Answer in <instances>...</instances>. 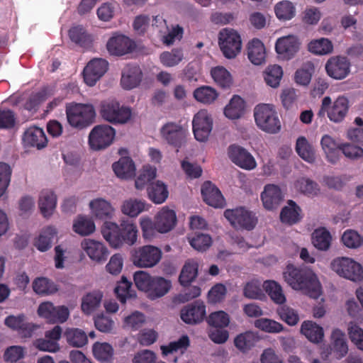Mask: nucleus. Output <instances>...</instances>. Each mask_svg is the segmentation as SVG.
Segmentation results:
<instances>
[{
	"instance_id": "cd10ccee",
	"label": "nucleus",
	"mask_w": 363,
	"mask_h": 363,
	"mask_svg": "<svg viewBox=\"0 0 363 363\" xmlns=\"http://www.w3.org/2000/svg\"><path fill=\"white\" fill-rule=\"evenodd\" d=\"M116 175L121 179H130L135 175V166L133 160L129 157H122L112 165Z\"/></svg>"
},
{
	"instance_id": "4be33fe9",
	"label": "nucleus",
	"mask_w": 363,
	"mask_h": 363,
	"mask_svg": "<svg viewBox=\"0 0 363 363\" xmlns=\"http://www.w3.org/2000/svg\"><path fill=\"white\" fill-rule=\"evenodd\" d=\"M23 140L26 145L38 150L44 148L48 144L44 130L37 126H30L27 128L24 132Z\"/></svg>"
},
{
	"instance_id": "79ce46f5",
	"label": "nucleus",
	"mask_w": 363,
	"mask_h": 363,
	"mask_svg": "<svg viewBox=\"0 0 363 363\" xmlns=\"http://www.w3.org/2000/svg\"><path fill=\"white\" fill-rule=\"evenodd\" d=\"M262 75L265 83L268 86L277 88L280 84L283 70L281 67L278 65H271L265 68Z\"/></svg>"
},
{
	"instance_id": "4d7b16f0",
	"label": "nucleus",
	"mask_w": 363,
	"mask_h": 363,
	"mask_svg": "<svg viewBox=\"0 0 363 363\" xmlns=\"http://www.w3.org/2000/svg\"><path fill=\"white\" fill-rule=\"evenodd\" d=\"M93 354L96 359L102 362H108L113 354L112 346L106 342H96L93 346Z\"/></svg>"
},
{
	"instance_id": "412c9836",
	"label": "nucleus",
	"mask_w": 363,
	"mask_h": 363,
	"mask_svg": "<svg viewBox=\"0 0 363 363\" xmlns=\"http://www.w3.org/2000/svg\"><path fill=\"white\" fill-rule=\"evenodd\" d=\"M201 194L203 201L214 208H222L225 205V199L220 190L211 182H206L202 185Z\"/></svg>"
},
{
	"instance_id": "e433bc0d",
	"label": "nucleus",
	"mask_w": 363,
	"mask_h": 363,
	"mask_svg": "<svg viewBox=\"0 0 363 363\" xmlns=\"http://www.w3.org/2000/svg\"><path fill=\"white\" fill-rule=\"evenodd\" d=\"M69 37L73 43L82 48H90L93 43L92 36L82 26L71 28Z\"/></svg>"
},
{
	"instance_id": "dca6fc26",
	"label": "nucleus",
	"mask_w": 363,
	"mask_h": 363,
	"mask_svg": "<svg viewBox=\"0 0 363 363\" xmlns=\"http://www.w3.org/2000/svg\"><path fill=\"white\" fill-rule=\"evenodd\" d=\"M301 43L294 35L284 36L277 39L275 50L277 54L285 60H290L299 50Z\"/></svg>"
},
{
	"instance_id": "e2e57ef3",
	"label": "nucleus",
	"mask_w": 363,
	"mask_h": 363,
	"mask_svg": "<svg viewBox=\"0 0 363 363\" xmlns=\"http://www.w3.org/2000/svg\"><path fill=\"white\" fill-rule=\"evenodd\" d=\"M123 88L131 89L136 87V66L134 65H126L123 72L121 80Z\"/></svg>"
},
{
	"instance_id": "f3484780",
	"label": "nucleus",
	"mask_w": 363,
	"mask_h": 363,
	"mask_svg": "<svg viewBox=\"0 0 363 363\" xmlns=\"http://www.w3.org/2000/svg\"><path fill=\"white\" fill-rule=\"evenodd\" d=\"M135 47L134 41L121 34L113 35L106 44L108 52L112 55L116 56H122L129 53Z\"/></svg>"
},
{
	"instance_id": "f257e3e1",
	"label": "nucleus",
	"mask_w": 363,
	"mask_h": 363,
	"mask_svg": "<svg viewBox=\"0 0 363 363\" xmlns=\"http://www.w3.org/2000/svg\"><path fill=\"white\" fill-rule=\"evenodd\" d=\"M121 211L127 218L121 219L120 226L106 221L101 227L103 237L113 248H118L124 243L132 245L136 242V199L125 200L121 206Z\"/></svg>"
},
{
	"instance_id": "a211bd4d",
	"label": "nucleus",
	"mask_w": 363,
	"mask_h": 363,
	"mask_svg": "<svg viewBox=\"0 0 363 363\" xmlns=\"http://www.w3.org/2000/svg\"><path fill=\"white\" fill-rule=\"evenodd\" d=\"M350 108V101L347 97L339 96L328 106V117L334 123L342 122L347 116Z\"/></svg>"
},
{
	"instance_id": "37998d69",
	"label": "nucleus",
	"mask_w": 363,
	"mask_h": 363,
	"mask_svg": "<svg viewBox=\"0 0 363 363\" xmlns=\"http://www.w3.org/2000/svg\"><path fill=\"white\" fill-rule=\"evenodd\" d=\"M162 137L168 143L177 145L184 137L182 128L176 123H169L163 126L161 130Z\"/></svg>"
},
{
	"instance_id": "13d9d810",
	"label": "nucleus",
	"mask_w": 363,
	"mask_h": 363,
	"mask_svg": "<svg viewBox=\"0 0 363 363\" xmlns=\"http://www.w3.org/2000/svg\"><path fill=\"white\" fill-rule=\"evenodd\" d=\"M194 97L195 99L201 103L209 104L213 103L218 97L216 91L207 86H201L197 88L194 91Z\"/></svg>"
},
{
	"instance_id": "3c124183",
	"label": "nucleus",
	"mask_w": 363,
	"mask_h": 363,
	"mask_svg": "<svg viewBox=\"0 0 363 363\" xmlns=\"http://www.w3.org/2000/svg\"><path fill=\"white\" fill-rule=\"evenodd\" d=\"M171 287L169 281L162 277H155L152 279L151 290L149 293V298L155 299L166 294Z\"/></svg>"
},
{
	"instance_id": "f8f14e48",
	"label": "nucleus",
	"mask_w": 363,
	"mask_h": 363,
	"mask_svg": "<svg viewBox=\"0 0 363 363\" xmlns=\"http://www.w3.org/2000/svg\"><path fill=\"white\" fill-rule=\"evenodd\" d=\"M38 314L50 323H65L69 316V311L67 306H55L50 302H44L40 304Z\"/></svg>"
},
{
	"instance_id": "c03bdc74",
	"label": "nucleus",
	"mask_w": 363,
	"mask_h": 363,
	"mask_svg": "<svg viewBox=\"0 0 363 363\" xmlns=\"http://www.w3.org/2000/svg\"><path fill=\"white\" fill-rule=\"evenodd\" d=\"M64 336L67 343L74 347H82L88 342L86 333L79 328H67Z\"/></svg>"
},
{
	"instance_id": "6e6d98bb",
	"label": "nucleus",
	"mask_w": 363,
	"mask_h": 363,
	"mask_svg": "<svg viewBox=\"0 0 363 363\" xmlns=\"http://www.w3.org/2000/svg\"><path fill=\"white\" fill-rule=\"evenodd\" d=\"M257 340L256 335L250 331L241 333L234 340L235 346L242 352L250 350Z\"/></svg>"
},
{
	"instance_id": "f704fd0d",
	"label": "nucleus",
	"mask_w": 363,
	"mask_h": 363,
	"mask_svg": "<svg viewBox=\"0 0 363 363\" xmlns=\"http://www.w3.org/2000/svg\"><path fill=\"white\" fill-rule=\"evenodd\" d=\"M199 263L196 260H186L181 270L179 281L182 286H187L195 280L198 275Z\"/></svg>"
},
{
	"instance_id": "680f3d73",
	"label": "nucleus",
	"mask_w": 363,
	"mask_h": 363,
	"mask_svg": "<svg viewBox=\"0 0 363 363\" xmlns=\"http://www.w3.org/2000/svg\"><path fill=\"white\" fill-rule=\"evenodd\" d=\"M131 286L132 283L125 276H123L121 281H118L114 292L121 303H125L127 299L132 298Z\"/></svg>"
},
{
	"instance_id": "6ab92c4d",
	"label": "nucleus",
	"mask_w": 363,
	"mask_h": 363,
	"mask_svg": "<svg viewBox=\"0 0 363 363\" xmlns=\"http://www.w3.org/2000/svg\"><path fill=\"white\" fill-rule=\"evenodd\" d=\"M205 315V305L203 302L198 301L184 307L180 312L182 320L188 324L200 323L203 320Z\"/></svg>"
},
{
	"instance_id": "774afa93",
	"label": "nucleus",
	"mask_w": 363,
	"mask_h": 363,
	"mask_svg": "<svg viewBox=\"0 0 363 363\" xmlns=\"http://www.w3.org/2000/svg\"><path fill=\"white\" fill-rule=\"evenodd\" d=\"M207 323L216 328L227 327L230 323V317L223 311L211 313L207 318Z\"/></svg>"
},
{
	"instance_id": "ea45409f",
	"label": "nucleus",
	"mask_w": 363,
	"mask_h": 363,
	"mask_svg": "<svg viewBox=\"0 0 363 363\" xmlns=\"http://www.w3.org/2000/svg\"><path fill=\"white\" fill-rule=\"evenodd\" d=\"M245 112V101L238 96H233L224 109L225 116L231 120L240 118Z\"/></svg>"
},
{
	"instance_id": "473e14b6",
	"label": "nucleus",
	"mask_w": 363,
	"mask_h": 363,
	"mask_svg": "<svg viewBox=\"0 0 363 363\" xmlns=\"http://www.w3.org/2000/svg\"><path fill=\"white\" fill-rule=\"evenodd\" d=\"M39 208L44 217H49L55 209L57 204V197L53 191L50 190H43L40 193L39 198Z\"/></svg>"
},
{
	"instance_id": "c756f323",
	"label": "nucleus",
	"mask_w": 363,
	"mask_h": 363,
	"mask_svg": "<svg viewBox=\"0 0 363 363\" xmlns=\"http://www.w3.org/2000/svg\"><path fill=\"white\" fill-rule=\"evenodd\" d=\"M300 332L313 343L321 342L324 337L323 328L311 320L303 321L301 325Z\"/></svg>"
},
{
	"instance_id": "423d86ee",
	"label": "nucleus",
	"mask_w": 363,
	"mask_h": 363,
	"mask_svg": "<svg viewBox=\"0 0 363 363\" xmlns=\"http://www.w3.org/2000/svg\"><path fill=\"white\" fill-rule=\"evenodd\" d=\"M218 43L227 59L235 58L241 52L242 42L240 34L235 29L225 28L218 34Z\"/></svg>"
},
{
	"instance_id": "c9c22d12",
	"label": "nucleus",
	"mask_w": 363,
	"mask_h": 363,
	"mask_svg": "<svg viewBox=\"0 0 363 363\" xmlns=\"http://www.w3.org/2000/svg\"><path fill=\"white\" fill-rule=\"evenodd\" d=\"M54 94V90L48 86L43 87L40 91L32 94L25 102L23 107L26 110L36 111L40 104Z\"/></svg>"
},
{
	"instance_id": "4468645a",
	"label": "nucleus",
	"mask_w": 363,
	"mask_h": 363,
	"mask_svg": "<svg viewBox=\"0 0 363 363\" xmlns=\"http://www.w3.org/2000/svg\"><path fill=\"white\" fill-rule=\"evenodd\" d=\"M230 160L239 167L245 170L256 168L257 162L254 157L245 148L238 145H230L228 150Z\"/></svg>"
},
{
	"instance_id": "1a4fd4ad",
	"label": "nucleus",
	"mask_w": 363,
	"mask_h": 363,
	"mask_svg": "<svg viewBox=\"0 0 363 363\" xmlns=\"http://www.w3.org/2000/svg\"><path fill=\"white\" fill-rule=\"evenodd\" d=\"M116 130L108 125H98L90 132L89 144L92 150H99L108 147L113 142Z\"/></svg>"
},
{
	"instance_id": "603ef678",
	"label": "nucleus",
	"mask_w": 363,
	"mask_h": 363,
	"mask_svg": "<svg viewBox=\"0 0 363 363\" xmlns=\"http://www.w3.org/2000/svg\"><path fill=\"white\" fill-rule=\"evenodd\" d=\"M33 289L40 295L52 294L58 290L54 282L45 277L36 278L33 282Z\"/></svg>"
},
{
	"instance_id": "393cba45",
	"label": "nucleus",
	"mask_w": 363,
	"mask_h": 363,
	"mask_svg": "<svg viewBox=\"0 0 363 363\" xmlns=\"http://www.w3.org/2000/svg\"><path fill=\"white\" fill-rule=\"evenodd\" d=\"M261 199L265 208L274 209L279 205L282 200L281 190L274 184H267L261 194Z\"/></svg>"
},
{
	"instance_id": "20e7f679",
	"label": "nucleus",
	"mask_w": 363,
	"mask_h": 363,
	"mask_svg": "<svg viewBox=\"0 0 363 363\" xmlns=\"http://www.w3.org/2000/svg\"><path fill=\"white\" fill-rule=\"evenodd\" d=\"M255 124L257 128L269 134L278 133L281 128L275 106L271 104H259L253 110Z\"/></svg>"
},
{
	"instance_id": "bf43d9fd",
	"label": "nucleus",
	"mask_w": 363,
	"mask_h": 363,
	"mask_svg": "<svg viewBox=\"0 0 363 363\" xmlns=\"http://www.w3.org/2000/svg\"><path fill=\"white\" fill-rule=\"evenodd\" d=\"M73 230L81 235H88L95 230V224L91 219L80 216L74 221Z\"/></svg>"
},
{
	"instance_id": "6e6552de",
	"label": "nucleus",
	"mask_w": 363,
	"mask_h": 363,
	"mask_svg": "<svg viewBox=\"0 0 363 363\" xmlns=\"http://www.w3.org/2000/svg\"><path fill=\"white\" fill-rule=\"evenodd\" d=\"M331 269L340 277L352 281L363 279V269L360 264L347 257H337L330 263Z\"/></svg>"
},
{
	"instance_id": "2eb2a0df",
	"label": "nucleus",
	"mask_w": 363,
	"mask_h": 363,
	"mask_svg": "<svg viewBox=\"0 0 363 363\" xmlns=\"http://www.w3.org/2000/svg\"><path fill=\"white\" fill-rule=\"evenodd\" d=\"M108 63L106 60L96 58L91 60L83 71L84 80L89 86H94L96 82L106 72Z\"/></svg>"
},
{
	"instance_id": "aec40b11",
	"label": "nucleus",
	"mask_w": 363,
	"mask_h": 363,
	"mask_svg": "<svg viewBox=\"0 0 363 363\" xmlns=\"http://www.w3.org/2000/svg\"><path fill=\"white\" fill-rule=\"evenodd\" d=\"M81 245L92 260L98 262L106 260L108 251L102 242L94 240L85 239L82 242Z\"/></svg>"
},
{
	"instance_id": "9d476101",
	"label": "nucleus",
	"mask_w": 363,
	"mask_h": 363,
	"mask_svg": "<svg viewBox=\"0 0 363 363\" xmlns=\"http://www.w3.org/2000/svg\"><path fill=\"white\" fill-rule=\"evenodd\" d=\"M192 125L195 138L198 141L205 142L213 128L211 115L206 109L199 111L194 116Z\"/></svg>"
},
{
	"instance_id": "ddd939ff",
	"label": "nucleus",
	"mask_w": 363,
	"mask_h": 363,
	"mask_svg": "<svg viewBox=\"0 0 363 363\" xmlns=\"http://www.w3.org/2000/svg\"><path fill=\"white\" fill-rule=\"evenodd\" d=\"M325 68L329 77L341 80L346 78L350 74V62L345 56H333L326 62Z\"/></svg>"
},
{
	"instance_id": "a19ab883",
	"label": "nucleus",
	"mask_w": 363,
	"mask_h": 363,
	"mask_svg": "<svg viewBox=\"0 0 363 363\" xmlns=\"http://www.w3.org/2000/svg\"><path fill=\"white\" fill-rule=\"evenodd\" d=\"M280 219L282 223L289 225L297 223L301 219V208L293 201H289L288 205L281 211Z\"/></svg>"
},
{
	"instance_id": "69168bd1",
	"label": "nucleus",
	"mask_w": 363,
	"mask_h": 363,
	"mask_svg": "<svg viewBox=\"0 0 363 363\" xmlns=\"http://www.w3.org/2000/svg\"><path fill=\"white\" fill-rule=\"evenodd\" d=\"M341 240L345 246L351 249H357L363 245V237L354 230L345 231Z\"/></svg>"
},
{
	"instance_id": "f03ea898",
	"label": "nucleus",
	"mask_w": 363,
	"mask_h": 363,
	"mask_svg": "<svg viewBox=\"0 0 363 363\" xmlns=\"http://www.w3.org/2000/svg\"><path fill=\"white\" fill-rule=\"evenodd\" d=\"M283 277L293 289L301 291L313 298H318L322 294L321 284L316 274L309 269H298L289 264Z\"/></svg>"
},
{
	"instance_id": "09e8293b",
	"label": "nucleus",
	"mask_w": 363,
	"mask_h": 363,
	"mask_svg": "<svg viewBox=\"0 0 363 363\" xmlns=\"http://www.w3.org/2000/svg\"><path fill=\"white\" fill-rule=\"evenodd\" d=\"M263 288L270 298L277 304H282L286 301V297L281 286L274 281H266L263 283Z\"/></svg>"
},
{
	"instance_id": "0e129e2a",
	"label": "nucleus",
	"mask_w": 363,
	"mask_h": 363,
	"mask_svg": "<svg viewBox=\"0 0 363 363\" xmlns=\"http://www.w3.org/2000/svg\"><path fill=\"white\" fill-rule=\"evenodd\" d=\"M347 331L350 341L359 350L363 351V329L356 323L350 322Z\"/></svg>"
},
{
	"instance_id": "8fccbe9b",
	"label": "nucleus",
	"mask_w": 363,
	"mask_h": 363,
	"mask_svg": "<svg viewBox=\"0 0 363 363\" xmlns=\"http://www.w3.org/2000/svg\"><path fill=\"white\" fill-rule=\"evenodd\" d=\"M183 59V51L179 48L172 49L171 51H164L160 55V62L167 67L177 66Z\"/></svg>"
},
{
	"instance_id": "49530a36",
	"label": "nucleus",
	"mask_w": 363,
	"mask_h": 363,
	"mask_svg": "<svg viewBox=\"0 0 363 363\" xmlns=\"http://www.w3.org/2000/svg\"><path fill=\"white\" fill-rule=\"evenodd\" d=\"M308 50L316 55L330 54L333 50V45L327 38H320L311 40L307 45Z\"/></svg>"
},
{
	"instance_id": "5701e85b",
	"label": "nucleus",
	"mask_w": 363,
	"mask_h": 363,
	"mask_svg": "<svg viewBox=\"0 0 363 363\" xmlns=\"http://www.w3.org/2000/svg\"><path fill=\"white\" fill-rule=\"evenodd\" d=\"M162 257V251L156 247L147 245L140 250L138 266L152 267L156 265Z\"/></svg>"
},
{
	"instance_id": "0eeeda50",
	"label": "nucleus",
	"mask_w": 363,
	"mask_h": 363,
	"mask_svg": "<svg viewBox=\"0 0 363 363\" xmlns=\"http://www.w3.org/2000/svg\"><path fill=\"white\" fill-rule=\"evenodd\" d=\"M100 113L105 121L113 125H122L130 120L132 110L128 106H121L116 100H111L101 104Z\"/></svg>"
},
{
	"instance_id": "b1692460",
	"label": "nucleus",
	"mask_w": 363,
	"mask_h": 363,
	"mask_svg": "<svg viewBox=\"0 0 363 363\" xmlns=\"http://www.w3.org/2000/svg\"><path fill=\"white\" fill-rule=\"evenodd\" d=\"M4 323L9 328L18 331L24 336H30L33 330L36 328L34 324L26 321V315L20 314L18 315H9L6 318Z\"/></svg>"
},
{
	"instance_id": "052dcab7",
	"label": "nucleus",
	"mask_w": 363,
	"mask_h": 363,
	"mask_svg": "<svg viewBox=\"0 0 363 363\" xmlns=\"http://www.w3.org/2000/svg\"><path fill=\"white\" fill-rule=\"evenodd\" d=\"M211 74L214 81L222 87H229L233 83L231 74L223 67L213 68Z\"/></svg>"
},
{
	"instance_id": "9b49d317",
	"label": "nucleus",
	"mask_w": 363,
	"mask_h": 363,
	"mask_svg": "<svg viewBox=\"0 0 363 363\" xmlns=\"http://www.w3.org/2000/svg\"><path fill=\"white\" fill-rule=\"evenodd\" d=\"M225 217L235 228L252 229L257 222L255 216L244 208L228 209L224 212Z\"/></svg>"
},
{
	"instance_id": "58836bf2",
	"label": "nucleus",
	"mask_w": 363,
	"mask_h": 363,
	"mask_svg": "<svg viewBox=\"0 0 363 363\" xmlns=\"http://www.w3.org/2000/svg\"><path fill=\"white\" fill-rule=\"evenodd\" d=\"M297 154L305 161L313 163L315 160V152L313 145L303 136L298 138L296 143Z\"/></svg>"
},
{
	"instance_id": "864d4df0",
	"label": "nucleus",
	"mask_w": 363,
	"mask_h": 363,
	"mask_svg": "<svg viewBox=\"0 0 363 363\" xmlns=\"http://www.w3.org/2000/svg\"><path fill=\"white\" fill-rule=\"evenodd\" d=\"M276 16L281 21H289L296 14V8L289 1H281L274 6Z\"/></svg>"
},
{
	"instance_id": "c85d7f7f",
	"label": "nucleus",
	"mask_w": 363,
	"mask_h": 363,
	"mask_svg": "<svg viewBox=\"0 0 363 363\" xmlns=\"http://www.w3.org/2000/svg\"><path fill=\"white\" fill-rule=\"evenodd\" d=\"M103 293L96 290L85 294L82 298L81 309L86 315H91L97 310L101 303Z\"/></svg>"
},
{
	"instance_id": "4c0bfd02",
	"label": "nucleus",
	"mask_w": 363,
	"mask_h": 363,
	"mask_svg": "<svg viewBox=\"0 0 363 363\" xmlns=\"http://www.w3.org/2000/svg\"><path fill=\"white\" fill-rule=\"evenodd\" d=\"M57 235V230L54 227L48 226L43 229L38 238L35 240L34 245L40 252H46L52 247L54 238Z\"/></svg>"
},
{
	"instance_id": "2f4dec72",
	"label": "nucleus",
	"mask_w": 363,
	"mask_h": 363,
	"mask_svg": "<svg viewBox=\"0 0 363 363\" xmlns=\"http://www.w3.org/2000/svg\"><path fill=\"white\" fill-rule=\"evenodd\" d=\"M331 345L338 359L342 358L348 352L345 334L340 329L335 328L330 335Z\"/></svg>"
},
{
	"instance_id": "7ed1b4c3",
	"label": "nucleus",
	"mask_w": 363,
	"mask_h": 363,
	"mask_svg": "<svg viewBox=\"0 0 363 363\" xmlns=\"http://www.w3.org/2000/svg\"><path fill=\"white\" fill-rule=\"evenodd\" d=\"M177 217L175 211L167 206L160 208L154 216L143 217L140 220L143 236L147 240L154 238L157 233L164 234L170 232L177 225Z\"/></svg>"
},
{
	"instance_id": "a878e982",
	"label": "nucleus",
	"mask_w": 363,
	"mask_h": 363,
	"mask_svg": "<svg viewBox=\"0 0 363 363\" xmlns=\"http://www.w3.org/2000/svg\"><path fill=\"white\" fill-rule=\"evenodd\" d=\"M247 57L250 62L256 65L264 62L266 58V50L263 43L257 39L253 38L248 42L247 45Z\"/></svg>"
},
{
	"instance_id": "7c9ffc66",
	"label": "nucleus",
	"mask_w": 363,
	"mask_h": 363,
	"mask_svg": "<svg viewBox=\"0 0 363 363\" xmlns=\"http://www.w3.org/2000/svg\"><path fill=\"white\" fill-rule=\"evenodd\" d=\"M320 145L328 162L335 164L339 160L340 145L332 136L324 135L321 138Z\"/></svg>"
},
{
	"instance_id": "72a5a7b5",
	"label": "nucleus",
	"mask_w": 363,
	"mask_h": 363,
	"mask_svg": "<svg viewBox=\"0 0 363 363\" xmlns=\"http://www.w3.org/2000/svg\"><path fill=\"white\" fill-rule=\"evenodd\" d=\"M89 206L95 217L101 220L111 218L113 213L111 203L104 199L92 200Z\"/></svg>"
},
{
	"instance_id": "a18cd8bd",
	"label": "nucleus",
	"mask_w": 363,
	"mask_h": 363,
	"mask_svg": "<svg viewBox=\"0 0 363 363\" xmlns=\"http://www.w3.org/2000/svg\"><path fill=\"white\" fill-rule=\"evenodd\" d=\"M294 186L296 191L308 196L313 197L318 196L320 192L318 184L308 178L303 177L298 179L295 182Z\"/></svg>"
},
{
	"instance_id": "bb28decb",
	"label": "nucleus",
	"mask_w": 363,
	"mask_h": 363,
	"mask_svg": "<svg viewBox=\"0 0 363 363\" xmlns=\"http://www.w3.org/2000/svg\"><path fill=\"white\" fill-rule=\"evenodd\" d=\"M147 194L149 199L155 204L163 203L169 196L167 186L159 180L147 186Z\"/></svg>"
},
{
	"instance_id": "39448f33",
	"label": "nucleus",
	"mask_w": 363,
	"mask_h": 363,
	"mask_svg": "<svg viewBox=\"0 0 363 363\" xmlns=\"http://www.w3.org/2000/svg\"><path fill=\"white\" fill-rule=\"evenodd\" d=\"M65 111L69 124L78 129L91 125L96 116L95 109L91 104H68Z\"/></svg>"
},
{
	"instance_id": "de8ad7c7",
	"label": "nucleus",
	"mask_w": 363,
	"mask_h": 363,
	"mask_svg": "<svg viewBox=\"0 0 363 363\" xmlns=\"http://www.w3.org/2000/svg\"><path fill=\"white\" fill-rule=\"evenodd\" d=\"M262 287L261 281L256 279H251L244 284L242 294L249 299L261 300L264 296Z\"/></svg>"
},
{
	"instance_id": "5fc2aeb1",
	"label": "nucleus",
	"mask_w": 363,
	"mask_h": 363,
	"mask_svg": "<svg viewBox=\"0 0 363 363\" xmlns=\"http://www.w3.org/2000/svg\"><path fill=\"white\" fill-rule=\"evenodd\" d=\"M331 235L325 228L315 230L312 235V242L317 249L327 250L331 242Z\"/></svg>"
},
{
	"instance_id": "338daca9",
	"label": "nucleus",
	"mask_w": 363,
	"mask_h": 363,
	"mask_svg": "<svg viewBox=\"0 0 363 363\" xmlns=\"http://www.w3.org/2000/svg\"><path fill=\"white\" fill-rule=\"evenodd\" d=\"M255 326L265 332L269 333H277L283 330V325L272 319L259 318L255 321Z\"/></svg>"
}]
</instances>
